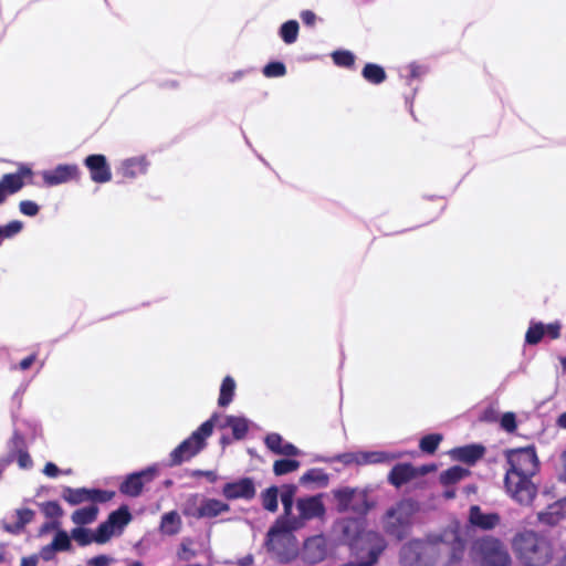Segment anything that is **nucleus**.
I'll use <instances>...</instances> for the list:
<instances>
[{"label":"nucleus","mask_w":566,"mask_h":566,"mask_svg":"<svg viewBox=\"0 0 566 566\" xmlns=\"http://www.w3.org/2000/svg\"><path fill=\"white\" fill-rule=\"evenodd\" d=\"M230 511V505L227 502L214 497H201L200 513L201 518H213Z\"/></svg>","instance_id":"nucleus-20"},{"label":"nucleus","mask_w":566,"mask_h":566,"mask_svg":"<svg viewBox=\"0 0 566 566\" xmlns=\"http://www.w3.org/2000/svg\"><path fill=\"white\" fill-rule=\"evenodd\" d=\"M464 546L460 525L454 522L441 533L429 535L426 541L417 539L403 545L400 559L403 566H433L442 558L453 563L462 558Z\"/></svg>","instance_id":"nucleus-1"},{"label":"nucleus","mask_w":566,"mask_h":566,"mask_svg":"<svg viewBox=\"0 0 566 566\" xmlns=\"http://www.w3.org/2000/svg\"><path fill=\"white\" fill-rule=\"evenodd\" d=\"M560 363H562V366H563L564 370H566V357H563L560 359Z\"/></svg>","instance_id":"nucleus-64"},{"label":"nucleus","mask_w":566,"mask_h":566,"mask_svg":"<svg viewBox=\"0 0 566 566\" xmlns=\"http://www.w3.org/2000/svg\"><path fill=\"white\" fill-rule=\"evenodd\" d=\"M323 461H338L345 465H358V452H345V453H340V454H337L335 455L334 458L332 459H323Z\"/></svg>","instance_id":"nucleus-45"},{"label":"nucleus","mask_w":566,"mask_h":566,"mask_svg":"<svg viewBox=\"0 0 566 566\" xmlns=\"http://www.w3.org/2000/svg\"><path fill=\"white\" fill-rule=\"evenodd\" d=\"M114 563V558L107 555H98L87 559V566H109Z\"/></svg>","instance_id":"nucleus-47"},{"label":"nucleus","mask_w":566,"mask_h":566,"mask_svg":"<svg viewBox=\"0 0 566 566\" xmlns=\"http://www.w3.org/2000/svg\"><path fill=\"white\" fill-rule=\"evenodd\" d=\"M339 512L365 514L368 509L367 493L363 489L344 486L333 491Z\"/></svg>","instance_id":"nucleus-8"},{"label":"nucleus","mask_w":566,"mask_h":566,"mask_svg":"<svg viewBox=\"0 0 566 566\" xmlns=\"http://www.w3.org/2000/svg\"><path fill=\"white\" fill-rule=\"evenodd\" d=\"M84 165L91 174V179L97 184L111 181L112 171L104 155H90L85 158Z\"/></svg>","instance_id":"nucleus-16"},{"label":"nucleus","mask_w":566,"mask_h":566,"mask_svg":"<svg viewBox=\"0 0 566 566\" xmlns=\"http://www.w3.org/2000/svg\"><path fill=\"white\" fill-rule=\"evenodd\" d=\"M506 458L509 463L506 473L534 476L538 470V460L534 448L510 450Z\"/></svg>","instance_id":"nucleus-9"},{"label":"nucleus","mask_w":566,"mask_h":566,"mask_svg":"<svg viewBox=\"0 0 566 566\" xmlns=\"http://www.w3.org/2000/svg\"><path fill=\"white\" fill-rule=\"evenodd\" d=\"M301 19L304 24L313 27L316 22V14L311 10H304L301 12Z\"/></svg>","instance_id":"nucleus-53"},{"label":"nucleus","mask_w":566,"mask_h":566,"mask_svg":"<svg viewBox=\"0 0 566 566\" xmlns=\"http://www.w3.org/2000/svg\"><path fill=\"white\" fill-rule=\"evenodd\" d=\"M156 474V467H149L146 470L133 473L122 483L120 492L129 496H137L140 494L144 484L151 481Z\"/></svg>","instance_id":"nucleus-14"},{"label":"nucleus","mask_w":566,"mask_h":566,"mask_svg":"<svg viewBox=\"0 0 566 566\" xmlns=\"http://www.w3.org/2000/svg\"><path fill=\"white\" fill-rule=\"evenodd\" d=\"M364 78L373 84H380L386 80L385 70L374 63H368L365 65L361 72Z\"/></svg>","instance_id":"nucleus-32"},{"label":"nucleus","mask_w":566,"mask_h":566,"mask_svg":"<svg viewBox=\"0 0 566 566\" xmlns=\"http://www.w3.org/2000/svg\"><path fill=\"white\" fill-rule=\"evenodd\" d=\"M298 34V23L295 20H290L283 23L280 28V35L286 44H292L296 41Z\"/></svg>","instance_id":"nucleus-34"},{"label":"nucleus","mask_w":566,"mask_h":566,"mask_svg":"<svg viewBox=\"0 0 566 566\" xmlns=\"http://www.w3.org/2000/svg\"><path fill=\"white\" fill-rule=\"evenodd\" d=\"M415 476V469L410 464H398L396 465L390 474L389 481L395 486H401Z\"/></svg>","instance_id":"nucleus-28"},{"label":"nucleus","mask_w":566,"mask_h":566,"mask_svg":"<svg viewBox=\"0 0 566 566\" xmlns=\"http://www.w3.org/2000/svg\"><path fill=\"white\" fill-rule=\"evenodd\" d=\"M408 71V78H417L420 77L422 74H424V69L417 64H410L407 66Z\"/></svg>","instance_id":"nucleus-52"},{"label":"nucleus","mask_w":566,"mask_h":566,"mask_svg":"<svg viewBox=\"0 0 566 566\" xmlns=\"http://www.w3.org/2000/svg\"><path fill=\"white\" fill-rule=\"evenodd\" d=\"M51 544L56 552L70 551L72 546L70 536L65 531H59Z\"/></svg>","instance_id":"nucleus-42"},{"label":"nucleus","mask_w":566,"mask_h":566,"mask_svg":"<svg viewBox=\"0 0 566 566\" xmlns=\"http://www.w3.org/2000/svg\"><path fill=\"white\" fill-rule=\"evenodd\" d=\"M483 452L484 449L482 447L472 444L453 449L451 454L455 460L471 464L480 459L483 455Z\"/></svg>","instance_id":"nucleus-27"},{"label":"nucleus","mask_w":566,"mask_h":566,"mask_svg":"<svg viewBox=\"0 0 566 566\" xmlns=\"http://www.w3.org/2000/svg\"><path fill=\"white\" fill-rule=\"evenodd\" d=\"M296 488L294 485H284L280 492V499L283 505L284 517L290 527L301 528L306 521L321 517L325 513V507L321 496H306L296 501L297 514L293 512V502Z\"/></svg>","instance_id":"nucleus-2"},{"label":"nucleus","mask_w":566,"mask_h":566,"mask_svg":"<svg viewBox=\"0 0 566 566\" xmlns=\"http://www.w3.org/2000/svg\"><path fill=\"white\" fill-rule=\"evenodd\" d=\"M244 75V72L243 71H238L233 74V76L230 78V81H235V80H239L241 78L242 76Z\"/></svg>","instance_id":"nucleus-62"},{"label":"nucleus","mask_w":566,"mask_h":566,"mask_svg":"<svg viewBox=\"0 0 566 566\" xmlns=\"http://www.w3.org/2000/svg\"><path fill=\"white\" fill-rule=\"evenodd\" d=\"M277 497L279 489L276 486H271L263 491L261 494L263 507L270 512H275L277 510Z\"/></svg>","instance_id":"nucleus-35"},{"label":"nucleus","mask_w":566,"mask_h":566,"mask_svg":"<svg viewBox=\"0 0 566 566\" xmlns=\"http://www.w3.org/2000/svg\"><path fill=\"white\" fill-rule=\"evenodd\" d=\"M20 212L28 217H34L39 213V206L31 200H23L19 203Z\"/></svg>","instance_id":"nucleus-46"},{"label":"nucleus","mask_w":566,"mask_h":566,"mask_svg":"<svg viewBox=\"0 0 566 566\" xmlns=\"http://www.w3.org/2000/svg\"><path fill=\"white\" fill-rule=\"evenodd\" d=\"M35 360V356L34 355H31L24 359H22L19 364V367L22 369V370H27L28 368L31 367V365L34 363Z\"/></svg>","instance_id":"nucleus-56"},{"label":"nucleus","mask_w":566,"mask_h":566,"mask_svg":"<svg viewBox=\"0 0 566 566\" xmlns=\"http://www.w3.org/2000/svg\"><path fill=\"white\" fill-rule=\"evenodd\" d=\"M56 553L55 548L53 547L52 544H49L46 546H44L41 552H40V555L41 557L44 559V560H50L53 558L54 554Z\"/></svg>","instance_id":"nucleus-55"},{"label":"nucleus","mask_w":566,"mask_h":566,"mask_svg":"<svg viewBox=\"0 0 566 566\" xmlns=\"http://www.w3.org/2000/svg\"><path fill=\"white\" fill-rule=\"evenodd\" d=\"M545 336V324L543 323H531L526 335L525 340L530 345H535L542 340V338Z\"/></svg>","instance_id":"nucleus-36"},{"label":"nucleus","mask_w":566,"mask_h":566,"mask_svg":"<svg viewBox=\"0 0 566 566\" xmlns=\"http://www.w3.org/2000/svg\"><path fill=\"white\" fill-rule=\"evenodd\" d=\"M147 167L148 163L145 157H133L120 163L118 172L125 178L134 179L146 174Z\"/></svg>","instance_id":"nucleus-22"},{"label":"nucleus","mask_w":566,"mask_h":566,"mask_svg":"<svg viewBox=\"0 0 566 566\" xmlns=\"http://www.w3.org/2000/svg\"><path fill=\"white\" fill-rule=\"evenodd\" d=\"M198 474L205 475L211 482H214L217 480V474L213 471H199Z\"/></svg>","instance_id":"nucleus-58"},{"label":"nucleus","mask_w":566,"mask_h":566,"mask_svg":"<svg viewBox=\"0 0 566 566\" xmlns=\"http://www.w3.org/2000/svg\"><path fill=\"white\" fill-rule=\"evenodd\" d=\"M562 458H563V464H564V469H565L564 474H565V476H566V451L563 453V457H562Z\"/></svg>","instance_id":"nucleus-63"},{"label":"nucleus","mask_w":566,"mask_h":566,"mask_svg":"<svg viewBox=\"0 0 566 566\" xmlns=\"http://www.w3.org/2000/svg\"><path fill=\"white\" fill-rule=\"evenodd\" d=\"M557 427L566 430V411L563 412L556 420Z\"/></svg>","instance_id":"nucleus-57"},{"label":"nucleus","mask_w":566,"mask_h":566,"mask_svg":"<svg viewBox=\"0 0 566 566\" xmlns=\"http://www.w3.org/2000/svg\"><path fill=\"white\" fill-rule=\"evenodd\" d=\"M266 447L276 454L298 455L301 451L290 442L283 440L279 433H270L265 437Z\"/></svg>","instance_id":"nucleus-23"},{"label":"nucleus","mask_w":566,"mask_h":566,"mask_svg":"<svg viewBox=\"0 0 566 566\" xmlns=\"http://www.w3.org/2000/svg\"><path fill=\"white\" fill-rule=\"evenodd\" d=\"M222 495L229 500H251L255 495V486L250 478H242L233 482L226 483L221 491Z\"/></svg>","instance_id":"nucleus-13"},{"label":"nucleus","mask_w":566,"mask_h":566,"mask_svg":"<svg viewBox=\"0 0 566 566\" xmlns=\"http://www.w3.org/2000/svg\"><path fill=\"white\" fill-rule=\"evenodd\" d=\"M235 387H237L235 381L231 376H227L222 380V384L220 386L219 399H218V405L220 407H226L232 401L234 392H235Z\"/></svg>","instance_id":"nucleus-31"},{"label":"nucleus","mask_w":566,"mask_h":566,"mask_svg":"<svg viewBox=\"0 0 566 566\" xmlns=\"http://www.w3.org/2000/svg\"><path fill=\"white\" fill-rule=\"evenodd\" d=\"M513 551L516 557L528 566H543L551 562V544L534 532H524L514 537Z\"/></svg>","instance_id":"nucleus-3"},{"label":"nucleus","mask_w":566,"mask_h":566,"mask_svg":"<svg viewBox=\"0 0 566 566\" xmlns=\"http://www.w3.org/2000/svg\"><path fill=\"white\" fill-rule=\"evenodd\" d=\"M301 483H315L324 488L328 484V475L322 469H311L302 475Z\"/></svg>","instance_id":"nucleus-33"},{"label":"nucleus","mask_w":566,"mask_h":566,"mask_svg":"<svg viewBox=\"0 0 566 566\" xmlns=\"http://www.w3.org/2000/svg\"><path fill=\"white\" fill-rule=\"evenodd\" d=\"M396 457L384 451H358V465L389 462Z\"/></svg>","instance_id":"nucleus-29"},{"label":"nucleus","mask_w":566,"mask_h":566,"mask_svg":"<svg viewBox=\"0 0 566 566\" xmlns=\"http://www.w3.org/2000/svg\"><path fill=\"white\" fill-rule=\"evenodd\" d=\"M562 324L559 322H554L545 325V335H547L552 339H556L560 336Z\"/></svg>","instance_id":"nucleus-50"},{"label":"nucleus","mask_w":566,"mask_h":566,"mask_svg":"<svg viewBox=\"0 0 566 566\" xmlns=\"http://www.w3.org/2000/svg\"><path fill=\"white\" fill-rule=\"evenodd\" d=\"M332 57L334 63L338 66H350L355 61L354 54L349 51H335Z\"/></svg>","instance_id":"nucleus-43"},{"label":"nucleus","mask_w":566,"mask_h":566,"mask_svg":"<svg viewBox=\"0 0 566 566\" xmlns=\"http://www.w3.org/2000/svg\"><path fill=\"white\" fill-rule=\"evenodd\" d=\"M473 554L481 566H509L511 563L505 546L493 537L476 541L473 545Z\"/></svg>","instance_id":"nucleus-7"},{"label":"nucleus","mask_w":566,"mask_h":566,"mask_svg":"<svg viewBox=\"0 0 566 566\" xmlns=\"http://www.w3.org/2000/svg\"><path fill=\"white\" fill-rule=\"evenodd\" d=\"M217 417L203 422L192 434L181 442L171 453V464H180L199 453L206 446V439L211 436Z\"/></svg>","instance_id":"nucleus-6"},{"label":"nucleus","mask_w":566,"mask_h":566,"mask_svg":"<svg viewBox=\"0 0 566 566\" xmlns=\"http://www.w3.org/2000/svg\"><path fill=\"white\" fill-rule=\"evenodd\" d=\"M532 475L505 474V488L513 500L523 505H528L537 493V486L532 481Z\"/></svg>","instance_id":"nucleus-10"},{"label":"nucleus","mask_w":566,"mask_h":566,"mask_svg":"<svg viewBox=\"0 0 566 566\" xmlns=\"http://www.w3.org/2000/svg\"><path fill=\"white\" fill-rule=\"evenodd\" d=\"M129 521L130 514L127 509H119L111 513L107 521L102 523L94 533V542L98 544L106 543L116 534L117 530L120 532Z\"/></svg>","instance_id":"nucleus-11"},{"label":"nucleus","mask_w":566,"mask_h":566,"mask_svg":"<svg viewBox=\"0 0 566 566\" xmlns=\"http://www.w3.org/2000/svg\"><path fill=\"white\" fill-rule=\"evenodd\" d=\"M327 555L326 539L322 535L310 537L304 543L303 558L311 563L316 564L322 562Z\"/></svg>","instance_id":"nucleus-17"},{"label":"nucleus","mask_w":566,"mask_h":566,"mask_svg":"<svg viewBox=\"0 0 566 566\" xmlns=\"http://www.w3.org/2000/svg\"><path fill=\"white\" fill-rule=\"evenodd\" d=\"M501 426L509 432H512L516 428L515 416L512 412L504 413L501 419Z\"/></svg>","instance_id":"nucleus-49"},{"label":"nucleus","mask_w":566,"mask_h":566,"mask_svg":"<svg viewBox=\"0 0 566 566\" xmlns=\"http://www.w3.org/2000/svg\"><path fill=\"white\" fill-rule=\"evenodd\" d=\"M182 527L181 516L177 511H170L161 516L159 532L166 536H175L180 533Z\"/></svg>","instance_id":"nucleus-25"},{"label":"nucleus","mask_w":566,"mask_h":566,"mask_svg":"<svg viewBox=\"0 0 566 566\" xmlns=\"http://www.w3.org/2000/svg\"><path fill=\"white\" fill-rule=\"evenodd\" d=\"M442 440L438 433L428 434L420 440V449L427 453H433Z\"/></svg>","instance_id":"nucleus-41"},{"label":"nucleus","mask_w":566,"mask_h":566,"mask_svg":"<svg viewBox=\"0 0 566 566\" xmlns=\"http://www.w3.org/2000/svg\"><path fill=\"white\" fill-rule=\"evenodd\" d=\"M538 521L546 525H556L565 517L564 504L562 502H556L549 505L546 511L539 512Z\"/></svg>","instance_id":"nucleus-26"},{"label":"nucleus","mask_w":566,"mask_h":566,"mask_svg":"<svg viewBox=\"0 0 566 566\" xmlns=\"http://www.w3.org/2000/svg\"><path fill=\"white\" fill-rule=\"evenodd\" d=\"M285 65L281 62H272L264 66L263 74L266 77H281L285 75Z\"/></svg>","instance_id":"nucleus-44"},{"label":"nucleus","mask_w":566,"mask_h":566,"mask_svg":"<svg viewBox=\"0 0 566 566\" xmlns=\"http://www.w3.org/2000/svg\"><path fill=\"white\" fill-rule=\"evenodd\" d=\"M35 513L33 510L30 509H18L12 514V522H4L3 528L10 534H20L27 524H29Z\"/></svg>","instance_id":"nucleus-21"},{"label":"nucleus","mask_w":566,"mask_h":566,"mask_svg":"<svg viewBox=\"0 0 566 566\" xmlns=\"http://www.w3.org/2000/svg\"><path fill=\"white\" fill-rule=\"evenodd\" d=\"M30 174V170H22L15 174H6L0 179V206L3 205L9 196L18 192L24 186L23 176Z\"/></svg>","instance_id":"nucleus-18"},{"label":"nucleus","mask_w":566,"mask_h":566,"mask_svg":"<svg viewBox=\"0 0 566 566\" xmlns=\"http://www.w3.org/2000/svg\"><path fill=\"white\" fill-rule=\"evenodd\" d=\"M295 530L284 517H280L268 532L266 546L281 560L287 562L297 555V541L293 535Z\"/></svg>","instance_id":"nucleus-4"},{"label":"nucleus","mask_w":566,"mask_h":566,"mask_svg":"<svg viewBox=\"0 0 566 566\" xmlns=\"http://www.w3.org/2000/svg\"><path fill=\"white\" fill-rule=\"evenodd\" d=\"M11 442L14 444L15 448H19L23 442V438L22 436L15 432Z\"/></svg>","instance_id":"nucleus-59"},{"label":"nucleus","mask_w":566,"mask_h":566,"mask_svg":"<svg viewBox=\"0 0 566 566\" xmlns=\"http://www.w3.org/2000/svg\"><path fill=\"white\" fill-rule=\"evenodd\" d=\"M300 467V462L291 459L277 460L273 464V471L276 475H283L293 471H296Z\"/></svg>","instance_id":"nucleus-39"},{"label":"nucleus","mask_w":566,"mask_h":566,"mask_svg":"<svg viewBox=\"0 0 566 566\" xmlns=\"http://www.w3.org/2000/svg\"><path fill=\"white\" fill-rule=\"evenodd\" d=\"M71 537L81 546H85L94 542V534L90 530L83 527L72 530Z\"/></svg>","instance_id":"nucleus-40"},{"label":"nucleus","mask_w":566,"mask_h":566,"mask_svg":"<svg viewBox=\"0 0 566 566\" xmlns=\"http://www.w3.org/2000/svg\"><path fill=\"white\" fill-rule=\"evenodd\" d=\"M62 497L71 505H77L84 502L97 503L106 502L111 499V494L105 491L90 490V489H72L64 488Z\"/></svg>","instance_id":"nucleus-12"},{"label":"nucleus","mask_w":566,"mask_h":566,"mask_svg":"<svg viewBox=\"0 0 566 566\" xmlns=\"http://www.w3.org/2000/svg\"><path fill=\"white\" fill-rule=\"evenodd\" d=\"M202 496H199L197 494H191L186 500L184 506H182V513L186 516H191L196 518H201L199 516L200 513V500Z\"/></svg>","instance_id":"nucleus-37"},{"label":"nucleus","mask_w":566,"mask_h":566,"mask_svg":"<svg viewBox=\"0 0 566 566\" xmlns=\"http://www.w3.org/2000/svg\"><path fill=\"white\" fill-rule=\"evenodd\" d=\"M60 472V469L52 462H48L43 469V473L49 478H56Z\"/></svg>","instance_id":"nucleus-54"},{"label":"nucleus","mask_w":566,"mask_h":566,"mask_svg":"<svg viewBox=\"0 0 566 566\" xmlns=\"http://www.w3.org/2000/svg\"><path fill=\"white\" fill-rule=\"evenodd\" d=\"M57 527V524L56 523H46L42 526V530H41V533H44L51 528H55Z\"/></svg>","instance_id":"nucleus-61"},{"label":"nucleus","mask_w":566,"mask_h":566,"mask_svg":"<svg viewBox=\"0 0 566 566\" xmlns=\"http://www.w3.org/2000/svg\"><path fill=\"white\" fill-rule=\"evenodd\" d=\"M252 562H253V558H252L251 555H249V556H245L244 558L241 559L240 565L241 566H249V565L252 564Z\"/></svg>","instance_id":"nucleus-60"},{"label":"nucleus","mask_w":566,"mask_h":566,"mask_svg":"<svg viewBox=\"0 0 566 566\" xmlns=\"http://www.w3.org/2000/svg\"><path fill=\"white\" fill-rule=\"evenodd\" d=\"M32 459L25 451H19L18 464L21 469H30L32 467Z\"/></svg>","instance_id":"nucleus-51"},{"label":"nucleus","mask_w":566,"mask_h":566,"mask_svg":"<svg viewBox=\"0 0 566 566\" xmlns=\"http://www.w3.org/2000/svg\"><path fill=\"white\" fill-rule=\"evenodd\" d=\"M98 513V507L95 503H91V505L82 507L73 512L72 522L77 525H85L93 523Z\"/></svg>","instance_id":"nucleus-30"},{"label":"nucleus","mask_w":566,"mask_h":566,"mask_svg":"<svg viewBox=\"0 0 566 566\" xmlns=\"http://www.w3.org/2000/svg\"><path fill=\"white\" fill-rule=\"evenodd\" d=\"M468 472L469 471L467 469L460 465H454L441 474V480L447 484L455 483L462 480L468 474Z\"/></svg>","instance_id":"nucleus-38"},{"label":"nucleus","mask_w":566,"mask_h":566,"mask_svg":"<svg viewBox=\"0 0 566 566\" xmlns=\"http://www.w3.org/2000/svg\"><path fill=\"white\" fill-rule=\"evenodd\" d=\"M469 521L479 528L492 530L500 523V516L496 513H484L478 505H473L470 509Z\"/></svg>","instance_id":"nucleus-19"},{"label":"nucleus","mask_w":566,"mask_h":566,"mask_svg":"<svg viewBox=\"0 0 566 566\" xmlns=\"http://www.w3.org/2000/svg\"><path fill=\"white\" fill-rule=\"evenodd\" d=\"M80 175L78 167L72 164L59 165L54 169L42 172L43 181L46 186L53 187L77 179Z\"/></svg>","instance_id":"nucleus-15"},{"label":"nucleus","mask_w":566,"mask_h":566,"mask_svg":"<svg viewBox=\"0 0 566 566\" xmlns=\"http://www.w3.org/2000/svg\"><path fill=\"white\" fill-rule=\"evenodd\" d=\"M44 514L49 517H57L62 515V509L56 502H48L42 505Z\"/></svg>","instance_id":"nucleus-48"},{"label":"nucleus","mask_w":566,"mask_h":566,"mask_svg":"<svg viewBox=\"0 0 566 566\" xmlns=\"http://www.w3.org/2000/svg\"><path fill=\"white\" fill-rule=\"evenodd\" d=\"M216 417L214 426L218 424L220 428H231L235 439H242L249 430V421L243 417L226 416L223 419L218 416Z\"/></svg>","instance_id":"nucleus-24"},{"label":"nucleus","mask_w":566,"mask_h":566,"mask_svg":"<svg viewBox=\"0 0 566 566\" xmlns=\"http://www.w3.org/2000/svg\"><path fill=\"white\" fill-rule=\"evenodd\" d=\"M418 506L413 501L405 500L387 511L384 518V528L387 534L402 539L407 536L412 525V518Z\"/></svg>","instance_id":"nucleus-5"}]
</instances>
